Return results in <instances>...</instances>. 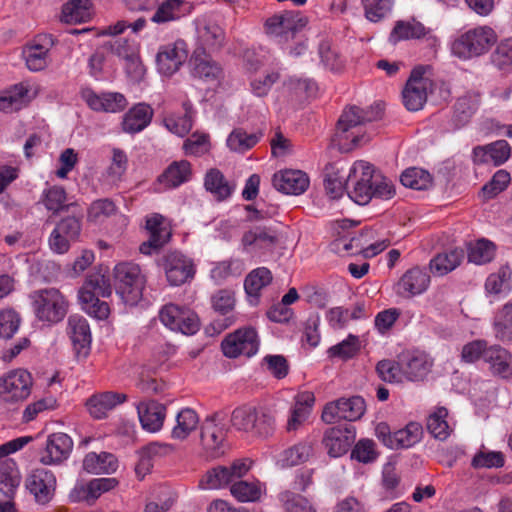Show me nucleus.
<instances>
[{
  "mask_svg": "<svg viewBox=\"0 0 512 512\" xmlns=\"http://www.w3.org/2000/svg\"><path fill=\"white\" fill-rule=\"evenodd\" d=\"M82 229V213L62 218L51 232L48 240L49 248L57 254H65L71 244L76 242Z\"/></svg>",
  "mask_w": 512,
  "mask_h": 512,
  "instance_id": "7",
  "label": "nucleus"
},
{
  "mask_svg": "<svg viewBox=\"0 0 512 512\" xmlns=\"http://www.w3.org/2000/svg\"><path fill=\"white\" fill-rule=\"evenodd\" d=\"M26 487L40 504L48 503L55 492L56 478L54 474L44 468L32 471L26 480Z\"/></svg>",
  "mask_w": 512,
  "mask_h": 512,
  "instance_id": "18",
  "label": "nucleus"
},
{
  "mask_svg": "<svg viewBox=\"0 0 512 512\" xmlns=\"http://www.w3.org/2000/svg\"><path fill=\"white\" fill-rule=\"evenodd\" d=\"M403 186L415 190H426L432 186V176L426 170L412 167L406 169L400 176Z\"/></svg>",
  "mask_w": 512,
  "mask_h": 512,
  "instance_id": "44",
  "label": "nucleus"
},
{
  "mask_svg": "<svg viewBox=\"0 0 512 512\" xmlns=\"http://www.w3.org/2000/svg\"><path fill=\"white\" fill-rule=\"evenodd\" d=\"M73 448V441L65 433H53L48 436L40 462L44 465H56L66 460Z\"/></svg>",
  "mask_w": 512,
  "mask_h": 512,
  "instance_id": "19",
  "label": "nucleus"
},
{
  "mask_svg": "<svg viewBox=\"0 0 512 512\" xmlns=\"http://www.w3.org/2000/svg\"><path fill=\"white\" fill-rule=\"evenodd\" d=\"M430 285L429 274L416 266L407 270L397 283V293L405 298L422 294Z\"/></svg>",
  "mask_w": 512,
  "mask_h": 512,
  "instance_id": "22",
  "label": "nucleus"
},
{
  "mask_svg": "<svg viewBox=\"0 0 512 512\" xmlns=\"http://www.w3.org/2000/svg\"><path fill=\"white\" fill-rule=\"evenodd\" d=\"M221 413L215 412L207 416L200 426V443L209 457L216 458L224 453L223 442L225 430L220 422Z\"/></svg>",
  "mask_w": 512,
  "mask_h": 512,
  "instance_id": "10",
  "label": "nucleus"
},
{
  "mask_svg": "<svg viewBox=\"0 0 512 512\" xmlns=\"http://www.w3.org/2000/svg\"><path fill=\"white\" fill-rule=\"evenodd\" d=\"M272 181L278 191L290 195H300L309 187V178L301 170L280 171L274 174Z\"/></svg>",
  "mask_w": 512,
  "mask_h": 512,
  "instance_id": "23",
  "label": "nucleus"
},
{
  "mask_svg": "<svg viewBox=\"0 0 512 512\" xmlns=\"http://www.w3.org/2000/svg\"><path fill=\"white\" fill-rule=\"evenodd\" d=\"M480 102L481 94L479 92H469L459 97L454 105L452 118L455 127L461 128L468 124L478 110Z\"/></svg>",
  "mask_w": 512,
  "mask_h": 512,
  "instance_id": "26",
  "label": "nucleus"
},
{
  "mask_svg": "<svg viewBox=\"0 0 512 512\" xmlns=\"http://www.w3.org/2000/svg\"><path fill=\"white\" fill-rule=\"evenodd\" d=\"M495 255V245L485 239L478 240L468 249V260L475 264L490 262Z\"/></svg>",
  "mask_w": 512,
  "mask_h": 512,
  "instance_id": "50",
  "label": "nucleus"
},
{
  "mask_svg": "<svg viewBox=\"0 0 512 512\" xmlns=\"http://www.w3.org/2000/svg\"><path fill=\"white\" fill-rule=\"evenodd\" d=\"M90 0H71L63 6L62 21L68 24L86 22L90 18Z\"/></svg>",
  "mask_w": 512,
  "mask_h": 512,
  "instance_id": "40",
  "label": "nucleus"
},
{
  "mask_svg": "<svg viewBox=\"0 0 512 512\" xmlns=\"http://www.w3.org/2000/svg\"><path fill=\"white\" fill-rule=\"evenodd\" d=\"M231 494L241 502L257 501L261 495V489L254 482L236 480L231 486Z\"/></svg>",
  "mask_w": 512,
  "mask_h": 512,
  "instance_id": "53",
  "label": "nucleus"
},
{
  "mask_svg": "<svg viewBox=\"0 0 512 512\" xmlns=\"http://www.w3.org/2000/svg\"><path fill=\"white\" fill-rule=\"evenodd\" d=\"M199 424L197 413L191 408L182 409L176 417V425L173 427L171 437L177 440L186 439Z\"/></svg>",
  "mask_w": 512,
  "mask_h": 512,
  "instance_id": "38",
  "label": "nucleus"
},
{
  "mask_svg": "<svg viewBox=\"0 0 512 512\" xmlns=\"http://www.w3.org/2000/svg\"><path fill=\"white\" fill-rule=\"evenodd\" d=\"M191 74L194 78L206 82H215L222 77V68L203 49H197L189 60Z\"/></svg>",
  "mask_w": 512,
  "mask_h": 512,
  "instance_id": "21",
  "label": "nucleus"
},
{
  "mask_svg": "<svg viewBox=\"0 0 512 512\" xmlns=\"http://www.w3.org/2000/svg\"><path fill=\"white\" fill-rule=\"evenodd\" d=\"M427 69L422 65L415 67L402 90V102L408 111L421 110L427 102L428 94L433 92L434 82L425 76Z\"/></svg>",
  "mask_w": 512,
  "mask_h": 512,
  "instance_id": "5",
  "label": "nucleus"
},
{
  "mask_svg": "<svg viewBox=\"0 0 512 512\" xmlns=\"http://www.w3.org/2000/svg\"><path fill=\"white\" fill-rule=\"evenodd\" d=\"M111 293L112 288L109 279L100 273H95L89 275L86 279L80 290L79 298L81 302H91L99 296L109 297Z\"/></svg>",
  "mask_w": 512,
  "mask_h": 512,
  "instance_id": "29",
  "label": "nucleus"
},
{
  "mask_svg": "<svg viewBox=\"0 0 512 512\" xmlns=\"http://www.w3.org/2000/svg\"><path fill=\"white\" fill-rule=\"evenodd\" d=\"M68 333L79 351L89 347L91 343V332L87 320L79 315H71L68 319Z\"/></svg>",
  "mask_w": 512,
  "mask_h": 512,
  "instance_id": "33",
  "label": "nucleus"
},
{
  "mask_svg": "<svg viewBox=\"0 0 512 512\" xmlns=\"http://www.w3.org/2000/svg\"><path fill=\"white\" fill-rule=\"evenodd\" d=\"M82 99L94 111L116 113L127 106L126 98L120 93L96 94L92 89L85 88L81 92Z\"/></svg>",
  "mask_w": 512,
  "mask_h": 512,
  "instance_id": "20",
  "label": "nucleus"
},
{
  "mask_svg": "<svg viewBox=\"0 0 512 512\" xmlns=\"http://www.w3.org/2000/svg\"><path fill=\"white\" fill-rule=\"evenodd\" d=\"M347 194L355 203L366 205L373 197L391 199L395 188L390 180L375 172L373 165L356 161L347 175Z\"/></svg>",
  "mask_w": 512,
  "mask_h": 512,
  "instance_id": "1",
  "label": "nucleus"
},
{
  "mask_svg": "<svg viewBox=\"0 0 512 512\" xmlns=\"http://www.w3.org/2000/svg\"><path fill=\"white\" fill-rule=\"evenodd\" d=\"M65 201L66 192L60 186H52L43 192L42 203L47 210L52 211L53 215L62 211H69L77 206L75 203L65 204Z\"/></svg>",
  "mask_w": 512,
  "mask_h": 512,
  "instance_id": "41",
  "label": "nucleus"
},
{
  "mask_svg": "<svg viewBox=\"0 0 512 512\" xmlns=\"http://www.w3.org/2000/svg\"><path fill=\"white\" fill-rule=\"evenodd\" d=\"M186 5L184 0H165L153 14L151 20L162 24L179 19L185 14L183 7Z\"/></svg>",
  "mask_w": 512,
  "mask_h": 512,
  "instance_id": "42",
  "label": "nucleus"
},
{
  "mask_svg": "<svg viewBox=\"0 0 512 512\" xmlns=\"http://www.w3.org/2000/svg\"><path fill=\"white\" fill-rule=\"evenodd\" d=\"M153 116V110L149 105L137 104L124 116L122 127L127 133H137L149 125Z\"/></svg>",
  "mask_w": 512,
  "mask_h": 512,
  "instance_id": "30",
  "label": "nucleus"
},
{
  "mask_svg": "<svg viewBox=\"0 0 512 512\" xmlns=\"http://www.w3.org/2000/svg\"><path fill=\"white\" fill-rule=\"evenodd\" d=\"M465 252L455 248L447 252L438 253L429 263L430 271L437 276H444L456 269L464 259Z\"/></svg>",
  "mask_w": 512,
  "mask_h": 512,
  "instance_id": "28",
  "label": "nucleus"
},
{
  "mask_svg": "<svg viewBox=\"0 0 512 512\" xmlns=\"http://www.w3.org/2000/svg\"><path fill=\"white\" fill-rule=\"evenodd\" d=\"M384 113V106L376 103L368 109L350 106L342 112L336 124L333 142L341 152H350L359 147L364 135L355 133L353 129L369 122L380 120Z\"/></svg>",
  "mask_w": 512,
  "mask_h": 512,
  "instance_id": "2",
  "label": "nucleus"
},
{
  "mask_svg": "<svg viewBox=\"0 0 512 512\" xmlns=\"http://www.w3.org/2000/svg\"><path fill=\"white\" fill-rule=\"evenodd\" d=\"M339 404L342 407V419L350 422L360 419L366 410L365 401L361 396L340 398Z\"/></svg>",
  "mask_w": 512,
  "mask_h": 512,
  "instance_id": "56",
  "label": "nucleus"
},
{
  "mask_svg": "<svg viewBox=\"0 0 512 512\" xmlns=\"http://www.w3.org/2000/svg\"><path fill=\"white\" fill-rule=\"evenodd\" d=\"M423 435L422 425L418 422H410L404 429L393 433L395 439V448H408L418 443Z\"/></svg>",
  "mask_w": 512,
  "mask_h": 512,
  "instance_id": "47",
  "label": "nucleus"
},
{
  "mask_svg": "<svg viewBox=\"0 0 512 512\" xmlns=\"http://www.w3.org/2000/svg\"><path fill=\"white\" fill-rule=\"evenodd\" d=\"M49 48L39 43L28 45L23 50L26 65L31 71H41L47 66Z\"/></svg>",
  "mask_w": 512,
  "mask_h": 512,
  "instance_id": "46",
  "label": "nucleus"
},
{
  "mask_svg": "<svg viewBox=\"0 0 512 512\" xmlns=\"http://www.w3.org/2000/svg\"><path fill=\"white\" fill-rule=\"evenodd\" d=\"M199 38L210 50H219L223 46L225 34L217 24H207L199 30Z\"/></svg>",
  "mask_w": 512,
  "mask_h": 512,
  "instance_id": "57",
  "label": "nucleus"
},
{
  "mask_svg": "<svg viewBox=\"0 0 512 512\" xmlns=\"http://www.w3.org/2000/svg\"><path fill=\"white\" fill-rule=\"evenodd\" d=\"M245 460H236L230 466H217L208 470L199 482L203 489H218L231 485L249 471Z\"/></svg>",
  "mask_w": 512,
  "mask_h": 512,
  "instance_id": "9",
  "label": "nucleus"
},
{
  "mask_svg": "<svg viewBox=\"0 0 512 512\" xmlns=\"http://www.w3.org/2000/svg\"><path fill=\"white\" fill-rule=\"evenodd\" d=\"M497 37L489 27L474 28L462 34L452 44V51L460 58H471L486 53Z\"/></svg>",
  "mask_w": 512,
  "mask_h": 512,
  "instance_id": "6",
  "label": "nucleus"
},
{
  "mask_svg": "<svg viewBox=\"0 0 512 512\" xmlns=\"http://www.w3.org/2000/svg\"><path fill=\"white\" fill-rule=\"evenodd\" d=\"M83 468L89 473L102 474L114 472L117 468L116 458L106 452L96 454L91 452L83 460Z\"/></svg>",
  "mask_w": 512,
  "mask_h": 512,
  "instance_id": "35",
  "label": "nucleus"
},
{
  "mask_svg": "<svg viewBox=\"0 0 512 512\" xmlns=\"http://www.w3.org/2000/svg\"><path fill=\"white\" fill-rule=\"evenodd\" d=\"M362 4L366 18L378 22L392 11L394 0H362Z\"/></svg>",
  "mask_w": 512,
  "mask_h": 512,
  "instance_id": "51",
  "label": "nucleus"
},
{
  "mask_svg": "<svg viewBox=\"0 0 512 512\" xmlns=\"http://www.w3.org/2000/svg\"><path fill=\"white\" fill-rule=\"evenodd\" d=\"M166 278L170 285L180 286L192 279L195 274L191 259L178 251L168 252L162 259Z\"/></svg>",
  "mask_w": 512,
  "mask_h": 512,
  "instance_id": "13",
  "label": "nucleus"
},
{
  "mask_svg": "<svg viewBox=\"0 0 512 512\" xmlns=\"http://www.w3.org/2000/svg\"><path fill=\"white\" fill-rule=\"evenodd\" d=\"M272 281L271 271L266 267H260L251 271L244 282V288L249 296L258 297L262 288Z\"/></svg>",
  "mask_w": 512,
  "mask_h": 512,
  "instance_id": "45",
  "label": "nucleus"
},
{
  "mask_svg": "<svg viewBox=\"0 0 512 512\" xmlns=\"http://www.w3.org/2000/svg\"><path fill=\"white\" fill-rule=\"evenodd\" d=\"M187 56L185 43L182 41L162 46L156 56L158 71L165 76L173 75L186 61Z\"/></svg>",
  "mask_w": 512,
  "mask_h": 512,
  "instance_id": "17",
  "label": "nucleus"
},
{
  "mask_svg": "<svg viewBox=\"0 0 512 512\" xmlns=\"http://www.w3.org/2000/svg\"><path fill=\"white\" fill-rule=\"evenodd\" d=\"M32 377L24 369L8 372L0 378V397L7 402L22 401L31 392Z\"/></svg>",
  "mask_w": 512,
  "mask_h": 512,
  "instance_id": "12",
  "label": "nucleus"
},
{
  "mask_svg": "<svg viewBox=\"0 0 512 512\" xmlns=\"http://www.w3.org/2000/svg\"><path fill=\"white\" fill-rule=\"evenodd\" d=\"M204 187L218 201L228 199L234 191V185H231L217 168H211L207 171L204 178Z\"/></svg>",
  "mask_w": 512,
  "mask_h": 512,
  "instance_id": "31",
  "label": "nucleus"
},
{
  "mask_svg": "<svg viewBox=\"0 0 512 512\" xmlns=\"http://www.w3.org/2000/svg\"><path fill=\"white\" fill-rule=\"evenodd\" d=\"M191 176V165L188 161L182 160L173 162L159 176V181L169 188H174L189 180Z\"/></svg>",
  "mask_w": 512,
  "mask_h": 512,
  "instance_id": "36",
  "label": "nucleus"
},
{
  "mask_svg": "<svg viewBox=\"0 0 512 512\" xmlns=\"http://www.w3.org/2000/svg\"><path fill=\"white\" fill-rule=\"evenodd\" d=\"M159 318L166 327L185 335L195 334L200 326L199 318L193 311L173 304L164 306Z\"/></svg>",
  "mask_w": 512,
  "mask_h": 512,
  "instance_id": "11",
  "label": "nucleus"
},
{
  "mask_svg": "<svg viewBox=\"0 0 512 512\" xmlns=\"http://www.w3.org/2000/svg\"><path fill=\"white\" fill-rule=\"evenodd\" d=\"M146 229L149 232V239L139 247L142 254L150 255L153 250H159L170 240L171 229L160 214H153L146 219Z\"/></svg>",
  "mask_w": 512,
  "mask_h": 512,
  "instance_id": "16",
  "label": "nucleus"
},
{
  "mask_svg": "<svg viewBox=\"0 0 512 512\" xmlns=\"http://www.w3.org/2000/svg\"><path fill=\"white\" fill-rule=\"evenodd\" d=\"M505 463L504 455L501 452L489 451L478 452L471 461L473 468H500Z\"/></svg>",
  "mask_w": 512,
  "mask_h": 512,
  "instance_id": "63",
  "label": "nucleus"
},
{
  "mask_svg": "<svg viewBox=\"0 0 512 512\" xmlns=\"http://www.w3.org/2000/svg\"><path fill=\"white\" fill-rule=\"evenodd\" d=\"M137 411L143 429L157 432L162 428L166 417L165 405L154 400L140 402Z\"/></svg>",
  "mask_w": 512,
  "mask_h": 512,
  "instance_id": "24",
  "label": "nucleus"
},
{
  "mask_svg": "<svg viewBox=\"0 0 512 512\" xmlns=\"http://www.w3.org/2000/svg\"><path fill=\"white\" fill-rule=\"evenodd\" d=\"M183 149L186 155H203L210 149L209 135L199 132L193 133L184 141Z\"/></svg>",
  "mask_w": 512,
  "mask_h": 512,
  "instance_id": "60",
  "label": "nucleus"
},
{
  "mask_svg": "<svg viewBox=\"0 0 512 512\" xmlns=\"http://www.w3.org/2000/svg\"><path fill=\"white\" fill-rule=\"evenodd\" d=\"M126 399V394L109 391L90 397L86 405L92 417L102 419L110 410L125 402Z\"/></svg>",
  "mask_w": 512,
  "mask_h": 512,
  "instance_id": "25",
  "label": "nucleus"
},
{
  "mask_svg": "<svg viewBox=\"0 0 512 512\" xmlns=\"http://www.w3.org/2000/svg\"><path fill=\"white\" fill-rule=\"evenodd\" d=\"M361 349L360 340L357 336L349 334L342 342L330 347L328 355L331 358H339L343 361L353 358Z\"/></svg>",
  "mask_w": 512,
  "mask_h": 512,
  "instance_id": "48",
  "label": "nucleus"
},
{
  "mask_svg": "<svg viewBox=\"0 0 512 512\" xmlns=\"http://www.w3.org/2000/svg\"><path fill=\"white\" fill-rule=\"evenodd\" d=\"M114 282L116 293L125 304L134 306L142 298L146 279L138 264H117L114 268Z\"/></svg>",
  "mask_w": 512,
  "mask_h": 512,
  "instance_id": "3",
  "label": "nucleus"
},
{
  "mask_svg": "<svg viewBox=\"0 0 512 512\" xmlns=\"http://www.w3.org/2000/svg\"><path fill=\"white\" fill-rule=\"evenodd\" d=\"M274 417L265 409H257L256 421H253V428L248 433L258 437H268L274 431Z\"/></svg>",
  "mask_w": 512,
  "mask_h": 512,
  "instance_id": "59",
  "label": "nucleus"
},
{
  "mask_svg": "<svg viewBox=\"0 0 512 512\" xmlns=\"http://www.w3.org/2000/svg\"><path fill=\"white\" fill-rule=\"evenodd\" d=\"M511 177L506 170H498L492 179L481 189V196L484 200H489L501 193L510 183Z\"/></svg>",
  "mask_w": 512,
  "mask_h": 512,
  "instance_id": "54",
  "label": "nucleus"
},
{
  "mask_svg": "<svg viewBox=\"0 0 512 512\" xmlns=\"http://www.w3.org/2000/svg\"><path fill=\"white\" fill-rule=\"evenodd\" d=\"M281 501L286 512H316L307 498L291 491L283 492Z\"/></svg>",
  "mask_w": 512,
  "mask_h": 512,
  "instance_id": "58",
  "label": "nucleus"
},
{
  "mask_svg": "<svg viewBox=\"0 0 512 512\" xmlns=\"http://www.w3.org/2000/svg\"><path fill=\"white\" fill-rule=\"evenodd\" d=\"M356 437L355 428L350 423H343L327 429L323 444L329 456L340 457L348 452Z\"/></svg>",
  "mask_w": 512,
  "mask_h": 512,
  "instance_id": "14",
  "label": "nucleus"
},
{
  "mask_svg": "<svg viewBox=\"0 0 512 512\" xmlns=\"http://www.w3.org/2000/svg\"><path fill=\"white\" fill-rule=\"evenodd\" d=\"M494 327L497 338L502 341H512V304H506L498 312Z\"/></svg>",
  "mask_w": 512,
  "mask_h": 512,
  "instance_id": "52",
  "label": "nucleus"
},
{
  "mask_svg": "<svg viewBox=\"0 0 512 512\" xmlns=\"http://www.w3.org/2000/svg\"><path fill=\"white\" fill-rule=\"evenodd\" d=\"M430 370L429 362L422 356L412 357L402 370L405 377L410 381H420Z\"/></svg>",
  "mask_w": 512,
  "mask_h": 512,
  "instance_id": "61",
  "label": "nucleus"
},
{
  "mask_svg": "<svg viewBox=\"0 0 512 512\" xmlns=\"http://www.w3.org/2000/svg\"><path fill=\"white\" fill-rule=\"evenodd\" d=\"M279 242L277 231L272 227L254 226L242 237L245 246L255 245L260 249H273Z\"/></svg>",
  "mask_w": 512,
  "mask_h": 512,
  "instance_id": "27",
  "label": "nucleus"
},
{
  "mask_svg": "<svg viewBox=\"0 0 512 512\" xmlns=\"http://www.w3.org/2000/svg\"><path fill=\"white\" fill-rule=\"evenodd\" d=\"M427 34V29L424 25L415 19L411 21L399 20L395 23L394 28L390 33V41L397 43L400 40L420 39Z\"/></svg>",
  "mask_w": 512,
  "mask_h": 512,
  "instance_id": "34",
  "label": "nucleus"
},
{
  "mask_svg": "<svg viewBox=\"0 0 512 512\" xmlns=\"http://www.w3.org/2000/svg\"><path fill=\"white\" fill-rule=\"evenodd\" d=\"M28 90L23 86H16L14 91H11L0 97V111L12 112L21 108L24 103V97L27 95Z\"/></svg>",
  "mask_w": 512,
  "mask_h": 512,
  "instance_id": "64",
  "label": "nucleus"
},
{
  "mask_svg": "<svg viewBox=\"0 0 512 512\" xmlns=\"http://www.w3.org/2000/svg\"><path fill=\"white\" fill-rule=\"evenodd\" d=\"M448 410L445 407H439L427 418L426 427L429 433L441 441L448 438L451 429L446 421Z\"/></svg>",
  "mask_w": 512,
  "mask_h": 512,
  "instance_id": "43",
  "label": "nucleus"
},
{
  "mask_svg": "<svg viewBox=\"0 0 512 512\" xmlns=\"http://www.w3.org/2000/svg\"><path fill=\"white\" fill-rule=\"evenodd\" d=\"M324 186L331 199H338L347 191V177L341 175L334 164H328L324 170Z\"/></svg>",
  "mask_w": 512,
  "mask_h": 512,
  "instance_id": "39",
  "label": "nucleus"
},
{
  "mask_svg": "<svg viewBox=\"0 0 512 512\" xmlns=\"http://www.w3.org/2000/svg\"><path fill=\"white\" fill-rule=\"evenodd\" d=\"M484 360L490 364V368L494 375L502 378L512 376V367L510 365L511 355L500 346H491L485 351Z\"/></svg>",
  "mask_w": 512,
  "mask_h": 512,
  "instance_id": "32",
  "label": "nucleus"
},
{
  "mask_svg": "<svg viewBox=\"0 0 512 512\" xmlns=\"http://www.w3.org/2000/svg\"><path fill=\"white\" fill-rule=\"evenodd\" d=\"M313 447L309 442L296 444L285 450L282 455V466H296L306 462L312 455Z\"/></svg>",
  "mask_w": 512,
  "mask_h": 512,
  "instance_id": "49",
  "label": "nucleus"
},
{
  "mask_svg": "<svg viewBox=\"0 0 512 512\" xmlns=\"http://www.w3.org/2000/svg\"><path fill=\"white\" fill-rule=\"evenodd\" d=\"M34 313L38 320L58 323L67 314L68 302L55 288L40 289L30 295Z\"/></svg>",
  "mask_w": 512,
  "mask_h": 512,
  "instance_id": "4",
  "label": "nucleus"
},
{
  "mask_svg": "<svg viewBox=\"0 0 512 512\" xmlns=\"http://www.w3.org/2000/svg\"><path fill=\"white\" fill-rule=\"evenodd\" d=\"M261 130L254 133H247L242 128L234 129L227 138V146L231 151L244 153L253 148L262 138Z\"/></svg>",
  "mask_w": 512,
  "mask_h": 512,
  "instance_id": "37",
  "label": "nucleus"
},
{
  "mask_svg": "<svg viewBox=\"0 0 512 512\" xmlns=\"http://www.w3.org/2000/svg\"><path fill=\"white\" fill-rule=\"evenodd\" d=\"M221 348L223 354L229 358H236L240 355L251 357L259 348L257 332L252 327L238 329L225 337Z\"/></svg>",
  "mask_w": 512,
  "mask_h": 512,
  "instance_id": "8",
  "label": "nucleus"
},
{
  "mask_svg": "<svg viewBox=\"0 0 512 512\" xmlns=\"http://www.w3.org/2000/svg\"><path fill=\"white\" fill-rule=\"evenodd\" d=\"M306 24L307 19L299 11H284L268 18L265 22V29L269 35L288 38L289 36L293 37Z\"/></svg>",
  "mask_w": 512,
  "mask_h": 512,
  "instance_id": "15",
  "label": "nucleus"
},
{
  "mask_svg": "<svg viewBox=\"0 0 512 512\" xmlns=\"http://www.w3.org/2000/svg\"><path fill=\"white\" fill-rule=\"evenodd\" d=\"M21 319L13 309L0 312V338L10 339L18 330Z\"/></svg>",
  "mask_w": 512,
  "mask_h": 512,
  "instance_id": "62",
  "label": "nucleus"
},
{
  "mask_svg": "<svg viewBox=\"0 0 512 512\" xmlns=\"http://www.w3.org/2000/svg\"><path fill=\"white\" fill-rule=\"evenodd\" d=\"M257 408L241 406L233 410L231 425L237 430L247 432L253 428V421H256Z\"/></svg>",
  "mask_w": 512,
  "mask_h": 512,
  "instance_id": "55",
  "label": "nucleus"
}]
</instances>
